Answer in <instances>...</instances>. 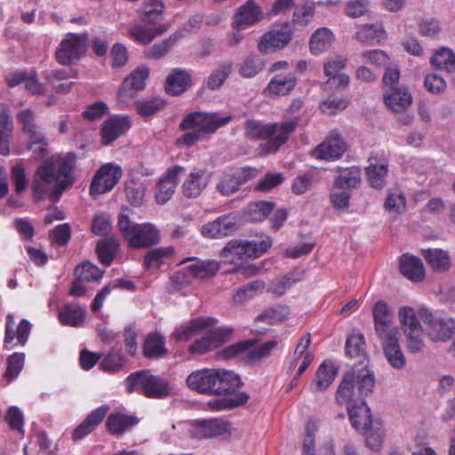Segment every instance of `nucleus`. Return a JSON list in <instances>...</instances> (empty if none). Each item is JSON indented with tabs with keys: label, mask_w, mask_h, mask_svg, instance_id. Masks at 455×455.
Masks as SVG:
<instances>
[{
	"label": "nucleus",
	"mask_w": 455,
	"mask_h": 455,
	"mask_svg": "<svg viewBox=\"0 0 455 455\" xmlns=\"http://www.w3.org/2000/svg\"><path fill=\"white\" fill-rule=\"evenodd\" d=\"M169 28L166 24H161L156 28H149L142 24H137L130 28L128 36L135 43L141 45L149 44L156 36L163 35Z\"/></svg>",
	"instance_id": "nucleus-25"
},
{
	"label": "nucleus",
	"mask_w": 455,
	"mask_h": 455,
	"mask_svg": "<svg viewBox=\"0 0 455 455\" xmlns=\"http://www.w3.org/2000/svg\"><path fill=\"white\" fill-rule=\"evenodd\" d=\"M149 73L148 67L140 66L124 80L117 92L118 104L121 108L127 106L136 97L137 92L145 88Z\"/></svg>",
	"instance_id": "nucleus-12"
},
{
	"label": "nucleus",
	"mask_w": 455,
	"mask_h": 455,
	"mask_svg": "<svg viewBox=\"0 0 455 455\" xmlns=\"http://www.w3.org/2000/svg\"><path fill=\"white\" fill-rule=\"evenodd\" d=\"M262 19L263 12L259 5L253 0H248L238 8L235 22L237 25L252 26Z\"/></svg>",
	"instance_id": "nucleus-31"
},
{
	"label": "nucleus",
	"mask_w": 455,
	"mask_h": 455,
	"mask_svg": "<svg viewBox=\"0 0 455 455\" xmlns=\"http://www.w3.org/2000/svg\"><path fill=\"white\" fill-rule=\"evenodd\" d=\"M385 357L391 367L396 370L404 368L406 358L401 349L399 338L381 343Z\"/></svg>",
	"instance_id": "nucleus-36"
},
{
	"label": "nucleus",
	"mask_w": 455,
	"mask_h": 455,
	"mask_svg": "<svg viewBox=\"0 0 455 455\" xmlns=\"http://www.w3.org/2000/svg\"><path fill=\"white\" fill-rule=\"evenodd\" d=\"M60 179L55 172L53 162L45 161L40 165L33 178L32 194L36 201H41L49 196L52 203H57L54 198L56 185Z\"/></svg>",
	"instance_id": "nucleus-8"
},
{
	"label": "nucleus",
	"mask_w": 455,
	"mask_h": 455,
	"mask_svg": "<svg viewBox=\"0 0 455 455\" xmlns=\"http://www.w3.org/2000/svg\"><path fill=\"white\" fill-rule=\"evenodd\" d=\"M400 272L412 282H420L425 278L426 271L422 260L413 255L403 254L399 261Z\"/></svg>",
	"instance_id": "nucleus-26"
},
{
	"label": "nucleus",
	"mask_w": 455,
	"mask_h": 455,
	"mask_svg": "<svg viewBox=\"0 0 455 455\" xmlns=\"http://www.w3.org/2000/svg\"><path fill=\"white\" fill-rule=\"evenodd\" d=\"M136 112L141 117H150L159 111L163 110L166 106V101L161 97H151L135 103Z\"/></svg>",
	"instance_id": "nucleus-49"
},
{
	"label": "nucleus",
	"mask_w": 455,
	"mask_h": 455,
	"mask_svg": "<svg viewBox=\"0 0 455 455\" xmlns=\"http://www.w3.org/2000/svg\"><path fill=\"white\" fill-rule=\"evenodd\" d=\"M216 377L213 395H235L243 386L240 376L232 371L217 369Z\"/></svg>",
	"instance_id": "nucleus-23"
},
{
	"label": "nucleus",
	"mask_w": 455,
	"mask_h": 455,
	"mask_svg": "<svg viewBox=\"0 0 455 455\" xmlns=\"http://www.w3.org/2000/svg\"><path fill=\"white\" fill-rule=\"evenodd\" d=\"M238 213L229 212L203 226L202 235L206 238H222L238 229Z\"/></svg>",
	"instance_id": "nucleus-14"
},
{
	"label": "nucleus",
	"mask_w": 455,
	"mask_h": 455,
	"mask_svg": "<svg viewBox=\"0 0 455 455\" xmlns=\"http://www.w3.org/2000/svg\"><path fill=\"white\" fill-rule=\"evenodd\" d=\"M421 255L434 271L443 273L451 268V259L447 251L439 248L423 249Z\"/></svg>",
	"instance_id": "nucleus-28"
},
{
	"label": "nucleus",
	"mask_w": 455,
	"mask_h": 455,
	"mask_svg": "<svg viewBox=\"0 0 455 455\" xmlns=\"http://www.w3.org/2000/svg\"><path fill=\"white\" fill-rule=\"evenodd\" d=\"M247 241L242 242L232 240L221 250L220 255L221 258L226 259V261H234L235 259H241L243 258H250V251H248Z\"/></svg>",
	"instance_id": "nucleus-47"
},
{
	"label": "nucleus",
	"mask_w": 455,
	"mask_h": 455,
	"mask_svg": "<svg viewBox=\"0 0 455 455\" xmlns=\"http://www.w3.org/2000/svg\"><path fill=\"white\" fill-rule=\"evenodd\" d=\"M192 86V76L184 68L172 69L167 76L164 89L167 94L178 96L187 92Z\"/></svg>",
	"instance_id": "nucleus-24"
},
{
	"label": "nucleus",
	"mask_w": 455,
	"mask_h": 455,
	"mask_svg": "<svg viewBox=\"0 0 455 455\" xmlns=\"http://www.w3.org/2000/svg\"><path fill=\"white\" fill-rule=\"evenodd\" d=\"M192 427V436L197 439H207L224 435L228 431L230 425L221 419H196Z\"/></svg>",
	"instance_id": "nucleus-18"
},
{
	"label": "nucleus",
	"mask_w": 455,
	"mask_h": 455,
	"mask_svg": "<svg viewBox=\"0 0 455 455\" xmlns=\"http://www.w3.org/2000/svg\"><path fill=\"white\" fill-rule=\"evenodd\" d=\"M336 375L337 368L334 364L330 361L323 362L310 384V389L314 392L325 390L332 383Z\"/></svg>",
	"instance_id": "nucleus-32"
},
{
	"label": "nucleus",
	"mask_w": 455,
	"mask_h": 455,
	"mask_svg": "<svg viewBox=\"0 0 455 455\" xmlns=\"http://www.w3.org/2000/svg\"><path fill=\"white\" fill-rule=\"evenodd\" d=\"M102 275L103 272L89 261L83 262L75 269V275L86 282L98 281L101 279Z\"/></svg>",
	"instance_id": "nucleus-56"
},
{
	"label": "nucleus",
	"mask_w": 455,
	"mask_h": 455,
	"mask_svg": "<svg viewBox=\"0 0 455 455\" xmlns=\"http://www.w3.org/2000/svg\"><path fill=\"white\" fill-rule=\"evenodd\" d=\"M399 319L405 333H419L423 331V328L415 310L411 307H403L398 312Z\"/></svg>",
	"instance_id": "nucleus-45"
},
{
	"label": "nucleus",
	"mask_w": 455,
	"mask_h": 455,
	"mask_svg": "<svg viewBox=\"0 0 455 455\" xmlns=\"http://www.w3.org/2000/svg\"><path fill=\"white\" fill-rule=\"evenodd\" d=\"M173 254L174 249L172 246L151 249L144 255L143 267L147 270L159 268L165 263V260L172 258Z\"/></svg>",
	"instance_id": "nucleus-37"
},
{
	"label": "nucleus",
	"mask_w": 455,
	"mask_h": 455,
	"mask_svg": "<svg viewBox=\"0 0 455 455\" xmlns=\"http://www.w3.org/2000/svg\"><path fill=\"white\" fill-rule=\"evenodd\" d=\"M256 343L257 339H255L238 341L228 346L223 350H221L220 352V356L226 360L236 357L237 355L252 347L254 345H256Z\"/></svg>",
	"instance_id": "nucleus-58"
},
{
	"label": "nucleus",
	"mask_w": 455,
	"mask_h": 455,
	"mask_svg": "<svg viewBox=\"0 0 455 455\" xmlns=\"http://www.w3.org/2000/svg\"><path fill=\"white\" fill-rule=\"evenodd\" d=\"M387 172L388 164L387 160H382L379 163H371L365 168L370 185L376 189H382L386 186Z\"/></svg>",
	"instance_id": "nucleus-40"
},
{
	"label": "nucleus",
	"mask_w": 455,
	"mask_h": 455,
	"mask_svg": "<svg viewBox=\"0 0 455 455\" xmlns=\"http://www.w3.org/2000/svg\"><path fill=\"white\" fill-rule=\"evenodd\" d=\"M15 320L12 315L6 316L4 344H10L17 338L19 344L24 346L31 331V323L27 319H21L17 330L14 331Z\"/></svg>",
	"instance_id": "nucleus-27"
},
{
	"label": "nucleus",
	"mask_w": 455,
	"mask_h": 455,
	"mask_svg": "<svg viewBox=\"0 0 455 455\" xmlns=\"http://www.w3.org/2000/svg\"><path fill=\"white\" fill-rule=\"evenodd\" d=\"M234 177L233 172L230 171L225 172L220 179L216 189L221 196H230L240 189V186Z\"/></svg>",
	"instance_id": "nucleus-59"
},
{
	"label": "nucleus",
	"mask_w": 455,
	"mask_h": 455,
	"mask_svg": "<svg viewBox=\"0 0 455 455\" xmlns=\"http://www.w3.org/2000/svg\"><path fill=\"white\" fill-rule=\"evenodd\" d=\"M48 161L53 162L55 172L60 179L55 188L53 198L55 201H59L62 193L74 184V170L76 168V156L75 153L69 152L63 156H52Z\"/></svg>",
	"instance_id": "nucleus-10"
},
{
	"label": "nucleus",
	"mask_w": 455,
	"mask_h": 455,
	"mask_svg": "<svg viewBox=\"0 0 455 455\" xmlns=\"http://www.w3.org/2000/svg\"><path fill=\"white\" fill-rule=\"evenodd\" d=\"M132 126V120L128 116L114 115L107 118L101 124L100 131L101 144L110 146L119 137L125 134Z\"/></svg>",
	"instance_id": "nucleus-15"
},
{
	"label": "nucleus",
	"mask_w": 455,
	"mask_h": 455,
	"mask_svg": "<svg viewBox=\"0 0 455 455\" xmlns=\"http://www.w3.org/2000/svg\"><path fill=\"white\" fill-rule=\"evenodd\" d=\"M192 260L193 263L187 267V270L188 274L199 279H208L212 278L220 270V263L213 259L202 260L198 259H186L183 262H187Z\"/></svg>",
	"instance_id": "nucleus-29"
},
{
	"label": "nucleus",
	"mask_w": 455,
	"mask_h": 455,
	"mask_svg": "<svg viewBox=\"0 0 455 455\" xmlns=\"http://www.w3.org/2000/svg\"><path fill=\"white\" fill-rule=\"evenodd\" d=\"M217 369H202L191 372L187 378L188 387L199 394L212 395L216 385Z\"/></svg>",
	"instance_id": "nucleus-19"
},
{
	"label": "nucleus",
	"mask_w": 455,
	"mask_h": 455,
	"mask_svg": "<svg viewBox=\"0 0 455 455\" xmlns=\"http://www.w3.org/2000/svg\"><path fill=\"white\" fill-rule=\"evenodd\" d=\"M88 33H67L55 52L57 62L70 66L79 61L86 52Z\"/></svg>",
	"instance_id": "nucleus-6"
},
{
	"label": "nucleus",
	"mask_w": 455,
	"mask_h": 455,
	"mask_svg": "<svg viewBox=\"0 0 455 455\" xmlns=\"http://www.w3.org/2000/svg\"><path fill=\"white\" fill-rule=\"evenodd\" d=\"M347 151V143L338 129L331 130L326 139L317 145L311 156L317 160L327 162L340 159Z\"/></svg>",
	"instance_id": "nucleus-11"
},
{
	"label": "nucleus",
	"mask_w": 455,
	"mask_h": 455,
	"mask_svg": "<svg viewBox=\"0 0 455 455\" xmlns=\"http://www.w3.org/2000/svg\"><path fill=\"white\" fill-rule=\"evenodd\" d=\"M384 209L389 213L395 215L402 214L406 210V197L402 191H388L385 203Z\"/></svg>",
	"instance_id": "nucleus-55"
},
{
	"label": "nucleus",
	"mask_w": 455,
	"mask_h": 455,
	"mask_svg": "<svg viewBox=\"0 0 455 455\" xmlns=\"http://www.w3.org/2000/svg\"><path fill=\"white\" fill-rule=\"evenodd\" d=\"M215 323H217V320L214 318L198 317L189 321L187 325L177 329L174 332V335L178 339L188 340L195 332L212 326Z\"/></svg>",
	"instance_id": "nucleus-41"
},
{
	"label": "nucleus",
	"mask_w": 455,
	"mask_h": 455,
	"mask_svg": "<svg viewBox=\"0 0 455 455\" xmlns=\"http://www.w3.org/2000/svg\"><path fill=\"white\" fill-rule=\"evenodd\" d=\"M263 67V61L259 56H248L241 65L239 73L243 77H253L262 70Z\"/></svg>",
	"instance_id": "nucleus-61"
},
{
	"label": "nucleus",
	"mask_w": 455,
	"mask_h": 455,
	"mask_svg": "<svg viewBox=\"0 0 455 455\" xmlns=\"http://www.w3.org/2000/svg\"><path fill=\"white\" fill-rule=\"evenodd\" d=\"M119 248L118 242L114 238H108L97 243L96 252L99 260L104 266H110Z\"/></svg>",
	"instance_id": "nucleus-50"
},
{
	"label": "nucleus",
	"mask_w": 455,
	"mask_h": 455,
	"mask_svg": "<svg viewBox=\"0 0 455 455\" xmlns=\"http://www.w3.org/2000/svg\"><path fill=\"white\" fill-rule=\"evenodd\" d=\"M142 353L148 359L164 357L168 354L164 337L157 332L149 333L144 341Z\"/></svg>",
	"instance_id": "nucleus-33"
},
{
	"label": "nucleus",
	"mask_w": 455,
	"mask_h": 455,
	"mask_svg": "<svg viewBox=\"0 0 455 455\" xmlns=\"http://www.w3.org/2000/svg\"><path fill=\"white\" fill-rule=\"evenodd\" d=\"M86 315L84 307L75 303H66L59 311V321L64 326L80 327Z\"/></svg>",
	"instance_id": "nucleus-30"
},
{
	"label": "nucleus",
	"mask_w": 455,
	"mask_h": 455,
	"mask_svg": "<svg viewBox=\"0 0 455 455\" xmlns=\"http://www.w3.org/2000/svg\"><path fill=\"white\" fill-rule=\"evenodd\" d=\"M11 178L17 195L23 193L28 188V179L26 176L25 167L21 164L12 166L11 171Z\"/></svg>",
	"instance_id": "nucleus-63"
},
{
	"label": "nucleus",
	"mask_w": 455,
	"mask_h": 455,
	"mask_svg": "<svg viewBox=\"0 0 455 455\" xmlns=\"http://www.w3.org/2000/svg\"><path fill=\"white\" fill-rule=\"evenodd\" d=\"M296 84L297 78L295 76L291 74L277 75L269 81L265 92L273 96H284L289 94Z\"/></svg>",
	"instance_id": "nucleus-35"
},
{
	"label": "nucleus",
	"mask_w": 455,
	"mask_h": 455,
	"mask_svg": "<svg viewBox=\"0 0 455 455\" xmlns=\"http://www.w3.org/2000/svg\"><path fill=\"white\" fill-rule=\"evenodd\" d=\"M430 63L437 69L453 72L455 71V53L451 49L443 47L434 54Z\"/></svg>",
	"instance_id": "nucleus-53"
},
{
	"label": "nucleus",
	"mask_w": 455,
	"mask_h": 455,
	"mask_svg": "<svg viewBox=\"0 0 455 455\" xmlns=\"http://www.w3.org/2000/svg\"><path fill=\"white\" fill-rule=\"evenodd\" d=\"M13 130L12 118L9 114L3 111L0 113V154L8 156L10 154V140Z\"/></svg>",
	"instance_id": "nucleus-48"
},
{
	"label": "nucleus",
	"mask_w": 455,
	"mask_h": 455,
	"mask_svg": "<svg viewBox=\"0 0 455 455\" xmlns=\"http://www.w3.org/2000/svg\"><path fill=\"white\" fill-rule=\"evenodd\" d=\"M275 208V204L267 201H259L250 204L245 211V218L251 222L265 220Z\"/></svg>",
	"instance_id": "nucleus-44"
},
{
	"label": "nucleus",
	"mask_w": 455,
	"mask_h": 455,
	"mask_svg": "<svg viewBox=\"0 0 455 455\" xmlns=\"http://www.w3.org/2000/svg\"><path fill=\"white\" fill-rule=\"evenodd\" d=\"M366 409L367 411H362L357 405L347 409L350 423L356 431H366L371 425V410L367 404Z\"/></svg>",
	"instance_id": "nucleus-46"
},
{
	"label": "nucleus",
	"mask_w": 455,
	"mask_h": 455,
	"mask_svg": "<svg viewBox=\"0 0 455 455\" xmlns=\"http://www.w3.org/2000/svg\"><path fill=\"white\" fill-rule=\"evenodd\" d=\"M386 38V31L380 25L365 24L355 34L356 40L366 44H381Z\"/></svg>",
	"instance_id": "nucleus-43"
},
{
	"label": "nucleus",
	"mask_w": 455,
	"mask_h": 455,
	"mask_svg": "<svg viewBox=\"0 0 455 455\" xmlns=\"http://www.w3.org/2000/svg\"><path fill=\"white\" fill-rule=\"evenodd\" d=\"M117 224L129 248L148 249L161 241L160 230L152 223H134L127 215L121 214Z\"/></svg>",
	"instance_id": "nucleus-4"
},
{
	"label": "nucleus",
	"mask_w": 455,
	"mask_h": 455,
	"mask_svg": "<svg viewBox=\"0 0 455 455\" xmlns=\"http://www.w3.org/2000/svg\"><path fill=\"white\" fill-rule=\"evenodd\" d=\"M231 120V116H220L218 113L191 112L179 125L180 131L187 132L176 140L175 145L178 148H191L198 141L209 139L219 128L225 126Z\"/></svg>",
	"instance_id": "nucleus-2"
},
{
	"label": "nucleus",
	"mask_w": 455,
	"mask_h": 455,
	"mask_svg": "<svg viewBox=\"0 0 455 455\" xmlns=\"http://www.w3.org/2000/svg\"><path fill=\"white\" fill-rule=\"evenodd\" d=\"M374 330L381 343L391 340V339L399 338V329L394 323V321L374 323Z\"/></svg>",
	"instance_id": "nucleus-57"
},
{
	"label": "nucleus",
	"mask_w": 455,
	"mask_h": 455,
	"mask_svg": "<svg viewBox=\"0 0 455 455\" xmlns=\"http://www.w3.org/2000/svg\"><path fill=\"white\" fill-rule=\"evenodd\" d=\"M109 410L108 405H101L92 411L87 417L78 425L72 433V439L75 442L84 439L93 432L97 427L103 421Z\"/></svg>",
	"instance_id": "nucleus-22"
},
{
	"label": "nucleus",
	"mask_w": 455,
	"mask_h": 455,
	"mask_svg": "<svg viewBox=\"0 0 455 455\" xmlns=\"http://www.w3.org/2000/svg\"><path fill=\"white\" fill-rule=\"evenodd\" d=\"M180 37V35L175 33L171 35L163 42L153 44L151 47L144 51L145 58L159 60L164 57L174 46Z\"/></svg>",
	"instance_id": "nucleus-52"
},
{
	"label": "nucleus",
	"mask_w": 455,
	"mask_h": 455,
	"mask_svg": "<svg viewBox=\"0 0 455 455\" xmlns=\"http://www.w3.org/2000/svg\"><path fill=\"white\" fill-rule=\"evenodd\" d=\"M164 4L162 0H145L140 16L143 22L156 23L164 18Z\"/></svg>",
	"instance_id": "nucleus-42"
},
{
	"label": "nucleus",
	"mask_w": 455,
	"mask_h": 455,
	"mask_svg": "<svg viewBox=\"0 0 455 455\" xmlns=\"http://www.w3.org/2000/svg\"><path fill=\"white\" fill-rule=\"evenodd\" d=\"M317 431L315 421L308 420L306 425V434L303 440V455H315V435Z\"/></svg>",
	"instance_id": "nucleus-64"
},
{
	"label": "nucleus",
	"mask_w": 455,
	"mask_h": 455,
	"mask_svg": "<svg viewBox=\"0 0 455 455\" xmlns=\"http://www.w3.org/2000/svg\"><path fill=\"white\" fill-rule=\"evenodd\" d=\"M140 419L135 415L120 411L111 412L106 420L107 431L113 436L120 437L131 432L139 424Z\"/></svg>",
	"instance_id": "nucleus-21"
},
{
	"label": "nucleus",
	"mask_w": 455,
	"mask_h": 455,
	"mask_svg": "<svg viewBox=\"0 0 455 455\" xmlns=\"http://www.w3.org/2000/svg\"><path fill=\"white\" fill-rule=\"evenodd\" d=\"M232 71V65L230 63H223L211 74L207 81V87L211 90L220 88L227 80Z\"/></svg>",
	"instance_id": "nucleus-60"
},
{
	"label": "nucleus",
	"mask_w": 455,
	"mask_h": 455,
	"mask_svg": "<svg viewBox=\"0 0 455 455\" xmlns=\"http://www.w3.org/2000/svg\"><path fill=\"white\" fill-rule=\"evenodd\" d=\"M126 362L127 358L123 354L121 348H112L102 356L100 367L105 372L116 373L124 369Z\"/></svg>",
	"instance_id": "nucleus-39"
},
{
	"label": "nucleus",
	"mask_w": 455,
	"mask_h": 455,
	"mask_svg": "<svg viewBox=\"0 0 455 455\" xmlns=\"http://www.w3.org/2000/svg\"><path fill=\"white\" fill-rule=\"evenodd\" d=\"M123 176L119 164L107 163L102 164L95 172L91 185L90 195L93 197L111 191Z\"/></svg>",
	"instance_id": "nucleus-9"
},
{
	"label": "nucleus",
	"mask_w": 455,
	"mask_h": 455,
	"mask_svg": "<svg viewBox=\"0 0 455 455\" xmlns=\"http://www.w3.org/2000/svg\"><path fill=\"white\" fill-rule=\"evenodd\" d=\"M126 392L138 393L148 398L163 399L172 394V387L165 379L154 375L148 370L131 373L125 379Z\"/></svg>",
	"instance_id": "nucleus-5"
},
{
	"label": "nucleus",
	"mask_w": 455,
	"mask_h": 455,
	"mask_svg": "<svg viewBox=\"0 0 455 455\" xmlns=\"http://www.w3.org/2000/svg\"><path fill=\"white\" fill-rule=\"evenodd\" d=\"M360 182L361 173L357 168L347 170L337 176L330 194L332 206L337 210H347L351 198L350 190L355 188Z\"/></svg>",
	"instance_id": "nucleus-7"
},
{
	"label": "nucleus",
	"mask_w": 455,
	"mask_h": 455,
	"mask_svg": "<svg viewBox=\"0 0 455 455\" xmlns=\"http://www.w3.org/2000/svg\"><path fill=\"white\" fill-rule=\"evenodd\" d=\"M293 28L290 23H284L278 28L265 33L258 44L261 53L274 52L283 49L291 41Z\"/></svg>",
	"instance_id": "nucleus-13"
},
{
	"label": "nucleus",
	"mask_w": 455,
	"mask_h": 455,
	"mask_svg": "<svg viewBox=\"0 0 455 455\" xmlns=\"http://www.w3.org/2000/svg\"><path fill=\"white\" fill-rule=\"evenodd\" d=\"M411 95L406 89H394L384 97L385 104L394 112L404 111L411 104Z\"/></svg>",
	"instance_id": "nucleus-38"
},
{
	"label": "nucleus",
	"mask_w": 455,
	"mask_h": 455,
	"mask_svg": "<svg viewBox=\"0 0 455 455\" xmlns=\"http://www.w3.org/2000/svg\"><path fill=\"white\" fill-rule=\"evenodd\" d=\"M185 167L175 164L167 169L164 176L156 185V200L159 204H165L175 192L180 175L185 172Z\"/></svg>",
	"instance_id": "nucleus-16"
},
{
	"label": "nucleus",
	"mask_w": 455,
	"mask_h": 455,
	"mask_svg": "<svg viewBox=\"0 0 455 455\" xmlns=\"http://www.w3.org/2000/svg\"><path fill=\"white\" fill-rule=\"evenodd\" d=\"M316 174L314 172H306L297 176L291 186V190L295 195H303L307 193L315 181Z\"/></svg>",
	"instance_id": "nucleus-62"
},
{
	"label": "nucleus",
	"mask_w": 455,
	"mask_h": 455,
	"mask_svg": "<svg viewBox=\"0 0 455 455\" xmlns=\"http://www.w3.org/2000/svg\"><path fill=\"white\" fill-rule=\"evenodd\" d=\"M375 379L368 367L352 369L347 372L337 389L335 399L339 405L347 409L355 405L362 411H367L365 397L373 391Z\"/></svg>",
	"instance_id": "nucleus-3"
},
{
	"label": "nucleus",
	"mask_w": 455,
	"mask_h": 455,
	"mask_svg": "<svg viewBox=\"0 0 455 455\" xmlns=\"http://www.w3.org/2000/svg\"><path fill=\"white\" fill-rule=\"evenodd\" d=\"M333 35L326 28H318L311 36L309 42L310 51L313 54L318 55L325 51L331 44Z\"/></svg>",
	"instance_id": "nucleus-51"
},
{
	"label": "nucleus",
	"mask_w": 455,
	"mask_h": 455,
	"mask_svg": "<svg viewBox=\"0 0 455 455\" xmlns=\"http://www.w3.org/2000/svg\"><path fill=\"white\" fill-rule=\"evenodd\" d=\"M421 315L427 325V332L432 340L446 341L454 334L455 322L452 319L436 318L432 313L427 311Z\"/></svg>",
	"instance_id": "nucleus-17"
},
{
	"label": "nucleus",
	"mask_w": 455,
	"mask_h": 455,
	"mask_svg": "<svg viewBox=\"0 0 455 455\" xmlns=\"http://www.w3.org/2000/svg\"><path fill=\"white\" fill-rule=\"evenodd\" d=\"M248 400L249 395L244 392H241L236 394L234 397L219 398L210 401L208 403V407L214 411H223L243 405L246 403Z\"/></svg>",
	"instance_id": "nucleus-54"
},
{
	"label": "nucleus",
	"mask_w": 455,
	"mask_h": 455,
	"mask_svg": "<svg viewBox=\"0 0 455 455\" xmlns=\"http://www.w3.org/2000/svg\"><path fill=\"white\" fill-rule=\"evenodd\" d=\"M346 355L350 358H358L359 363L353 369H361L367 367L363 364V360L366 358L365 351V339L362 333L351 334L346 340Z\"/></svg>",
	"instance_id": "nucleus-34"
},
{
	"label": "nucleus",
	"mask_w": 455,
	"mask_h": 455,
	"mask_svg": "<svg viewBox=\"0 0 455 455\" xmlns=\"http://www.w3.org/2000/svg\"><path fill=\"white\" fill-rule=\"evenodd\" d=\"M299 123V117L271 124L247 120L244 123V136L251 140H266L259 145V151L261 155L267 156L276 153L289 140Z\"/></svg>",
	"instance_id": "nucleus-1"
},
{
	"label": "nucleus",
	"mask_w": 455,
	"mask_h": 455,
	"mask_svg": "<svg viewBox=\"0 0 455 455\" xmlns=\"http://www.w3.org/2000/svg\"><path fill=\"white\" fill-rule=\"evenodd\" d=\"M210 175L206 169H195L189 172L181 186L182 195L186 198H197L207 188Z\"/></svg>",
	"instance_id": "nucleus-20"
}]
</instances>
